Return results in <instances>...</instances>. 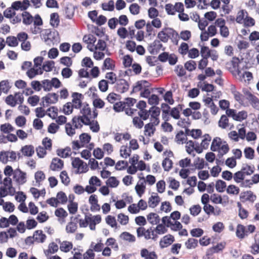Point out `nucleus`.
I'll list each match as a JSON object with an SVG mask.
<instances>
[{
    "mask_svg": "<svg viewBox=\"0 0 259 259\" xmlns=\"http://www.w3.org/2000/svg\"><path fill=\"white\" fill-rule=\"evenodd\" d=\"M166 228L167 227L162 222V224H157L154 228L150 227L146 230L144 227H140L137 229V236L139 238L144 237L147 240L151 239L156 241L159 235H161L167 232Z\"/></svg>",
    "mask_w": 259,
    "mask_h": 259,
    "instance_id": "1",
    "label": "nucleus"
},
{
    "mask_svg": "<svg viewBox=\"0 0 259 259\" xmlns=\"http://www.w3.org/2000/svg\"><path fill=\"white\" fill-rule=\"evenodd\" d=\"M211 150L213 151H218L219 155L223 156L228 152L229 147L226 142H223L221 138L216 137L212 142Z\"/></svg>",
    "mask_w": 259,
    "mask_h": 259,
    "instance_id": "2",
    "label": "nucleus"
},
{
    "mask_svg": "<svg viewBox=\"0 0 259 259\" xmlns=\"http://www.w3.org/2000/svg\"><path fill=\"white\" fill-rule=\"evenodd\" d=\"M80 112L82 114V115L75 116L73 117V121L74 123L75 118H78L81 119L82 120H83V121H86L87 122L89 119L95 118L98 115V113L95 111H94L93 114H92L91 110L89 105H84L80 110Z\"/></svg>",
    "mask_w": 259,
    "mask_h": 259,
    "instance_id": "3",
    "label": "nucleus"
},
{
    "mask_svg": "<svg viewBox=\"0 0 259 259\" xmlns=\"http://www.w3.org/2000/svg\"><path fill=\"white\" fill-rule=\"evenodd\" d=\"M75 126L76 127H82L83 124L89 125L91 130L94 133H97L100 130L99 125L97 121L89 119L88 121H83L81 119L75 118Z\"/></svg>",
    "mask_w": 259,
    "mask_h": 259,
    "instance_id": "4",
    "label": "nucleus"
},
{
    "mask_svg": "<svg viewBox=\"0 0 259 259\" xmlns=\"http://www.w3.org/2000/svg\"><path fill=\"white\" fill-rule=\"evenodd\" d=\"M61 82L56 77H53L51 80L46 79L42 80V89L45 92H50L54 87L58 89L61 87Z\"/></svg>",
    "mask_w": 259,
    "mask_h": 259,
    "instance_id": "5",
    "label": "nucleus"
},
{
    "mask_svg": "<svg viewBox=\"0 0 259 259\" xmlns=\"http://www.w3.org/2000/svg\"><path fill=\"white\" fill-rule=\"evenodd\" d=\"M71 164L73 168L75 169V174L85 173L88 170V166L87 163L79 158L75 157L73 158Z\"/></svg>",
    "mask_w": 259,
    "mask_h": 259,
    "instance_id": "6",
    "label": "nucleus"
},
{
    "mask_svg": "<svg viewBox=\"0 0 259 259\" xmlns=\"http://www.w3.org/2000/svg\"><path fill=\"white\" fill-rule=\"evenodd\" d=\"M161 221L167 228H169L172 231H178L182 229L183 226L180 222H172L170 220V218H168V216L163 217Z\"/></svg>",
    "mask_w": 259,
    "mask_h": 259,
    "instance_id": "7",
    "label": "nucleus"
},
{
    "mask_svg": "<svg viewBox=\"0 0 259 259\" xmlns=\"http://www.w3.org/2000/svg\"><path fill=\"white\" fill-rule=\"evenodd\" d=\"M243 93L246 99L250 102L251 106L259 110V99L248 90H244Z\"/></svg>",
    "mask_w": 259,
    "mask_h": 259,
    "instance_id": "8",
    "label": "nucleus"
},
{
    "mask_svg": "<svg viewBox=\"0 0 259 259\" xmlns=\"http://www.w3.org/2000/svg\"><path fill=\"white\" fill-rule=\"evenodd\" d=\"M13 179L19 185H23L26 182V174L17 168L13 172Z\"/></svg>",
    "mask_w": 259,
    "mask_h": 259,
    "instance_id": "9",
    "label": "nucleus"
},
{
    "mask_svg": "<svg viewBox=\"0 0 259 259\" xmlns=\"http://www.w3.org/2000/svg\"><path fill=\"white\" fill-rule=\"evenodd\" d=\"M42 25V21L39 15L34 16V20L33 25L30 27V30L33 34H38L41 32V29L39 26Z\"/></svg>",
    "mask_w": 259,
    "mask_h": 259,
    "instance_id": "10",
    "label": "nucleus"
},
{
    "mask_svg": "<svg viewBox=\"0 0 259 259\" xmlns=\"http://www.w3.org/2000/svg\"><path fill=\"white\" fill-rule=\"evenodd\" d=\"M89 226L91 230H96V225L99 224L101 222V217L100 215H93L91 214H88Z\"/></svg>",
    "mask_w": 259,
    "mask_h": 259,
    "instance_id": "11",
    "label": "nucleus"
},
{
    "mask_svg": "<svg viewBox=\"0 0 259 259\" xmlns=\"http://www.w3.org/2000/svg\"><path fill=\"white\" fill-rule=\"evenodd\" d=\"M175 241L174 237L170 234L163 236L159 242V245L161 248H164L171 245Z\"/></svg>",
    "mask_w": 259,
    "mask_h": 259,
    "instance_id": "12",
    "label": "nucleus"
},
{
    "mask_svg": "<svg viewBox=\"0 0 259 259\" xmlns=\"http://www.w3.org/2000/svg\"><path fill=\"white\" fill-rule=\"evenodd\" d=\"M115 88L119 93H123L128 90L129 84L125 79H119L117 81Z\"/></svg>",
    "mask_w": 259,
    "mask_h": 259,
    "instance_id": "13",
    "label": "nucleus"
},
{
    "mask_svg": "<svg viewBox=\"0 0 259 259\" xmlns=\"http://www.w3.org/2000/svg\"><path fill=\"white\" fill-rule=\"evenodd\" d=\"M237 74L239 79L247 84L249 83L250 81L253 79L252 74L249 71L242 72L241 70H238Z\"/></svg>",
    "mask_w": 259,
    "mask_h": 259,
    "instance_id": "14",
    "label": "nucleus"
},
{
    "mask_svg": "<svg viewBox=\"0 0 259 259\" xmlns=\"http://www.w3.org/2000/svg\"><path fill=\"white\" fill-rule=\"evenodd\" d=\"M30 6V2L28 0H24L22 2L16 1L12 4V7L15 10H21L24 11L26 10Z\"/></svg>",
    "mask_w": 259,
    "mask_h": 259,
    "instance_id": "15",
    "label": "nucleus"
},
{
    "mask_svg": "<svg viewBox=\"0 0 259 259\" xmlns=\"http://www.w3.org/2000/svg\"><path fill=\"white\" fill-rule=\"evenodd\" d=\"M165 30L167 31L168 39L170 38L174 44L177 45L179 39V34L178 33L171 28L167 27L165 28Z\"/></svg>",
    "mask_w": 259,
    "mask_h": 259,
    "instance_id": "16",
    "label": "nucleus"
},
{
    "mask_svg": "<svg viewBox=\"0 0 259 259\" xmlns=\"http://www.w3.org/2000/svg\"><path fill=\"white\" fill-rule=\"evenodd\" d=\"M81 128L75 126V123L73 122V118L72 119V122L66 123L65 126L66 133L70 137L73 136L76 134V130Z\"/></svg>",
    "mask_w": 259,
    "mask_h": 259,
    "instance_id": "17",
    "label": "nucleus"
},
{
    "mask_svg": "<svg viewBox=\"0 0 259 259\" xmlns=\"http://www.w3.org/2000/svg\"><path fill=\"white\" fill-rule=\"evenodd\" d=\"M150 83L146 80H140L137 81L133 86V92L134 93L142 92L144 89L150 87Z\"/></svg>",
    "mask_w": 259,
    "mask_h": 259,
    "instance_id": "18",
    "label": "nucleus"
},
{
    "mask_svg": "<svg viewBox=\"0 0 259 259\" xmlns=\"http://www.w3.org/2000/svg\"><path fill=\"white\" fill-rule=\"evenodd\" d=\"M140 255L143 259H158V255L155 251H149L146 248H142Z\"/></svg>",
    "mask_w": 259,
    "mask_h": 259,
    "instance_id": "19",
    "label": "nucleus"
},
{
    "mask_svg": "<svg viewBox=\"0 0 259 259\" xmlns=\"http://www.w3.org/2000/svg\"><path fill=\"white\" fill-rule=\"evenodd\" d=\"M64 165V162L58 158L53 159L50 165V168L54 171L61 170Z\"/></svg>",
    "mask_w": 259,
    "mask_h": 259,
    "instance_id": "20",
    "label": "nucleus"
},
{
    "mask_svg": "<svg viewBox=\"0 0 259 259\" xmlns=\"http://www.w3.org/2000/svg\"><path fill=\"white\" fill-rule=\"evenodd\" d=\"M58 95L56 93H49L42 98L44 102L47 104H55L58 101Z\"/></svg>",
    "mask_w": 259,
    "mask_h": 259,
    "instance_id": "21",
    "label": "nucleus"
},
{
    "mask_svg": "<svg viewBox=\"0 0 259 259\" xmlns=\"http://www.w3.org/2000/svg\"><path fill=\"white\" fill-rule=\"evenodd\" d=\"M139 179L140 180H142V181H139L135 187L136 191L138 195V196L141 197L142 195L144 193L145 190V179L144 177H143L142 178H141L139 177Z\"/></svg>",
    "mask_w": 259,
    "mask_h": 259,
    "instance_id": "22",
    "label": "nucleus"
},
{
    "mask_svg": "<svg viewBox=\"0 0 259 259\" xmlns=\"http://www.w3.org/2000/svg\"><path fill=\"white\" fill-rule=\"evenodd\" d=\"M162 47V45L158 40H154L148 47V50L151 54H156Z\"/></svg>",
    "mask_w": 259,
    "mask_h": 259,
    "instance_id": "23",
    "label": "nucleus"
},
{
    "mask_svg": "<svg viewBox=\"0 0 259 259\" xmlns=\"http://www.w3.org/2000/svg\"><path fill=\"white\" fill-rule=\"evenodd\" d=\"M42 74V69L40 68L33 67L30 68L26 72V75L30 79H32L37 75H40Z\"/></svg>",
    "mask_w": 259,
    "mask_h": 259,
    "instance_id": "24",
    "label": "nucleus"
},
{
    "mask_svg": "<svg viewBox=\"0 0 259 259\" xmlns=\"http://www.w3.org/2000/svg\"><path fill=\"white\" fill-rule=\"evenodd\" d=\"M89 201L91 205V210L92 211H97L100 210V206L98 204V199L96 195H91L89 198Z\"/></svg>",
    "mask_w": 259,
    "mask_h": 259,
    "instance_id": "25",
    "label": "nucleus"
},
{
    "mask_svg": "<svg viewBox=\"0 0 259 259\" xmlns=\"http://www.w3.org/2000/svg\"><path fill=\"white\" fill-rule=\"evenodd\" d=\"M22 18L23 23L26 25H29L34 20V17L28 12L24 11L21 14V19Z\"/></svg>",
    "mask_w": 259,
    "mask_h": 259,
    "instance_id": "26",
    "label": "nucleus"
},
{
    "mask_svg": "<svg viewBox=\"0 0 259 259\" xmlns=\"http://www.w3.org/2000/svg\"><path fill=\"white\" fill-rule=\"evenodd\" d=\"M160 201V198L157 193L153 194L148 199L149 206L151 208H155Z\"/></svg>",
    "mask_w": 259,
    "mask_h": 259,
    "instance_id": "27",
    "label": "nucleus"
},
{
    "mask_svg": "<svg viewBox=\"0 0 259 259\" xmlns=\"http://www.w3.org/2000/svg\"><path fill=\"white\" fill-rule=\"evenodd\" d=\"M225 243L221 242L209 249L206 252L207 255H211L213 253L222 251L225 246Z\"/></svg>",
    "mask_w": 259,
    "mask_h": 259,
    "instance_id": "28",
    "label": "nucleus"
},
{
    "mask_svg": "<svg viewBox=\"0 0 259 259\" xmlns=\"http://www.w3.org/2000/svg\"><path fill=\"white\" fill-rule=\"evenodd\" d=\"M21 151L24 156L31 157L34 153V147L32 145H25L22 147Z\"/></svg>",
    "mask_w": 259,
    "mask_h": 259,
    "instance_id": "29",
    "label": "nucleus"
},
{
    "mask_svg": "<svg viewBox=\"0 0 259 259\" xmlns=\"http://www.w3.org/2000/svg\"><path fill=\"white\" fill-rule=\"evenodd\" d=\"M82 96V95L77 93H73L72 94V97L73 98L72 99V105H73V108L78 109L81 107V102L80 100V98Z\"/></svg>",
    "mask_w": 259,
    "mask_h": 259,
    "instance_id": "30",
    "label": "nucleus"
},
{
    "mask_svg": "<svg viewBox=\"0 0 259 259\" xmlns=\"http://www.w3.org/2000/svg\"><path fill=\"white\" fill-rule=\"evenodd\" d=\"M33 238L38 243H43L46 239V236L41 230H36L33 234Z\"/></svg>",
    "mask_w": 259,
    "mask_h": 259,
    "instance_id": "31",
    "label": "nucleus"
},
{
    "mask_svg": "<svg viewBox=\"0 0 259 259\" xmlns=\"http://www.w3.org/2000/svg\"><path fill=\"white\" fill-rule=\"evenodd\" d=\"M236 235L239 239H242L244 238L245 237L247 236L246 227L241 224L238 225L237 226Z\"/></svg>",
    "mask_w": 259,
    "mask_h": 259,
    "instance_id": "32",
    "label": "nucleus"
},
{
    "mask_svg": "<svg viewBox=\"0 0 259 259\" xmlns=\"http://www.w3.org/2000/svg\"><path fill=\"white\" fill-rule=\"evenodd\" d=\"M148 221L152 225L159 224L160 218L159 215L154 212H151L147 215Z\"/></svg>",
    "mask_w": 259,
    "mask_h": 259,
    "instance_id": "33",
    "label": "nucleus"
},
{
    "mask_svg": "<svg viewBox=\"0 0 259 259\" xmlns=\"http://www.w3.org/2000/svg\"><path fill=\"white\" fill-rule=\"evenodd\" d=\"M231 93L233 95L235 100L239 104L242 105L244 102L243 96L242 95L237 91L235 86H232L231 89Z\"/></svg>",
    "mask_w": 259,
    "mask_h": 259,
    "instance_id": "34",
    "label": "nucleus"
},
{
    "mask_svg": "<svg viewBox=\"0 0 259 259\" xmlns=\"http://www.w3.org/2000/svg\"><path fill=\"white\" fill-rule=\"evenodd\" d=\"M5 188H7L10 195H13L15 192V189L12 187V180L9 177L5 178L4 180Z\"/></svg>",
    "mask_w": 259,
    "mask_h": 259,
    "instance_id": "35",
    "label": "nucleus"
},
{
    "mask_svg": "<svg viewBox=\"0 0 259 259\" xmlns=\"http://www.w3.org/2000/svg\"><path fill=\"white\" fill-rule=\"evenodd\" d=\"M57 154L62 158H67L71 154V149L69 147H66L64 149H59L57 150Z\"/></svg>",
    "mask_w": 259,
    "mask_h": 259,
    "instance_id": "36",
    "label": "nucleus"
},
{
    "mask_svg": "<svg viewBox=\"0 0 259 259\" xmlns=\"http://www.w3.org/2000/svg\"><path fill=\"white\" fill-rule=\"evenodd\" d=\"M72 243L70 242L67 241H60V249L62 251L69 252L72 248Z\"/></svg>",
    "mask_w": 259,
    "mask_h": 259,
    "instance_id": "37",
    "label": "nucleus"
},
{
    "mask_svg": "<svg viewBox=\"0 0 259 259\" xmlns=\"http://www.w3.org/2000/svg\"><path fill=\"white\" fill-rule=\"evenodd\" d=\"M198 87L200 88L202 91L210 92L213 90L214 86L206 82H200L198 84Z\"/></svg>",
    "mask_w": 259,
    "mask_h": 259,
    "instance_id": "38",
    "label": "nucleus"
},
{
    "mask_svg": "<svg viewBox=\"0 0 259 259\" xmlns=\"http://www.w3.org/2000/svg\"><path fill=\"white\" fill-rule=\"evenodd\" d=\"M11 86L8 80H3L0 82V89L4 94H8Z\"/></svg>",
    "mask_w": 259,
    "mask_h": 259,
    "instance_id": "39",
    "label": "nucleus"
},
{
    "mask_svg": "<svg viewBox=\"0 0 259 259\" xmlns=\"http://www.w3.org/2000/svg\"><path fill=\"white\" fill-rule=\"evenodd\" d=\"M240 170L245 176H248L253 173L254 167L253 165L243 164Z\"/></svg>",
    "mask_w": 259,
    "mask_h": 259,
    "instance_id": "40",
    "label": "nucleus"
},
{
    "mask_svg": "<svg viewBox=\"0 0 259 259\" xmlns=\"http://www.w3.org/2000/svg\"><path fill=\"white\" fill-rule=\"evenodd\" d=\"M248 13L245 10H241L238 11L236 18V21L237 22V23L239 24H243L245 20L246 15Z\"/></svg>",
    "mask_w": 259,
    "mask_h": 259,
    "instance_id": "41",
    "label": "nucleus"
},
{
    "mask_svg": "<svg viewBox=\"0 0 259 259\" xmlns=\"http://www.w3.org/2000/svg\"><path fill=\"white\" fill-rule=\"evenodd\" d=\"M131 154V149L126 146H122L120 149V155L123 158H127Z\"/></svg>",
    "mask_w": 259,
    "mask_h": 259,
    "instance_id": "42",
    "label": "nucleus"
},
{
    "mask_svg": "<svg viewBox=\"0 0 259 259\" xmlns=\"http://www.w3.org/2000/svg\"><path fill=\"white\" fill-rule=\"evenodd\" d=\"M120 238L123 240L129 242H134L136 241V237L133 235L127 232H124L120 234Z\"/></svg>",
    "mask_w": 259,
    "mask_h": 259,
    "instance_id": "43",
    "label": "nucleus"
},
{
    "mask_svg": "<svg viewBox=\"0 0 259 259\" xmlns=\"http://www.w3.org/2000/svg\"><path fill=\"white\" fill-rule=\"evenodd\" d=\"M55 67V62L53 61H48L44 63L42 68V71L49 72L53 70Z\"/></svg>",
    "mask_w": 259,
    "mask_h": 259,
    "instance_id": "44",
    "label": "nucleus"
},
{
    "mask_svg": "<svg viewBox=\"0 0 259 259\" xmlns=\"http://www.w3.org/2000/svg\"><path fill=\"white\" fill-rule=\"evenodd\" d=\"M185 244L187 249H194L197 246L198 241L196 239L190 238L187 240Z\"/></svg>",
    "mask_w": 259,
    "mask_h": 259,
    "instance_id": "45",
    "label": "nucleus"
},
{
    "mask_svg": "<svg viewBox=\"0 0 259 259\" xmlns=\"http://www.w3.org/2000/svg\"><path fill=\"white\" fill-rule=\"evenodd\" d=\"M106 183L108 187L116 188L118 186L119 181L115 177H110Z\"/></svg>",
    "mask_w": 259,
    "mask_h": 259,
    "instance_id": "46",
    "label": "nucleus"
},
{
    "mask_svg": "<svg viewBox=\"0 0 259 259\" xmlns=\"http://www.w3.org/2000/svg\"><path fill=\"white\" fill-rule=\"evenodd\" d=\"M59 22L58 14L57 13L51 14L50 16V24L54 27H56L58 26Z\"/></svg>",
    "mask_w": 259,
    "mask_h": 259,
    "instance_id": "47",
    "label": "nucleus"
},
{
    "mask_svg": "<svg viewBox=\"0 0 259 259\" xmlns=\"http://www.w3.org/2000/svg\"><path fill=\"white\" fill-rule=\"evenodd\" d=\"M103 67L106 69L114 70L115 68L114 62L110 58H107L104 61Z\"/></svg>",
    "mask_w": 259,
    "mask_h": 259,
    "instance_id": "48",
    "label": "nucleus"
},
{
    "mask_svg": "<svg viewBox=\"0 0 259 259\" xmlns=\"http://www.w3.org/2000/svg\"><path fill=\"white\" fill-rule=\"evenodd\" d=\"M168 33L167 31L165 30V28L159 31L157 34V37L160 40L164 43L168 41Z\"/></svg>",
    "mask_w": 259,
    "mask_h": 259,
    "instance_id": "49",
    "label": "nucleus"
},
{
    "mask_svg": "<svg viewBox=\"0 0 259 259\" xmlns=\"http://www.w3.org/2000/svg\"><path fill=\"white\" fill-rule=\"evenodd\" d=\"M144 134L146 136L151 137L152 136L155 131V128L152 124H146L145 125Z\"/></svg>",
    "mask_w": 259,
    "mask_h": 259,
    "instance_id": "50",
    "label": "nucleus"
},
{
    "mask_svg": "<svg viewBox=\"0 0 259 259\" xmlns=\"http://www.w3.org/2000/svg\"><path fill=\"white\" fill-rule=\"evenodd\" d=\"M182 109V106L179 105L177 107L172 108L170 111V115L174 118L178 119L180 118V111Z\"/></svg>",
    "mask_w": 259,
    "mask_h": 259,
    "instance_id": "51",
    "label": "nucleus"
},
{
    "mask_svg": "<svg viewBox=\"0 0 259 259\" xmlns=\"http://www.w3.org/2000/svg\"><path fill=\"white\" fill-rule=\"evenodd\" d=\"M58 250V245L54 242H52L49 244L48 249L45 251V253L46 255H49L50 254L56 252Z\"/></svg>",
    "mask_w": 259,
    "mask_h": 259,
    "instance_id": "52",
    "label": "nucleus"
},
{
    "mask_svg": "<svg viewBox=\"0 0 259 259\" xmlns=\"http://www.w3.org/2000/svg\"><path fill=\"white\" fill-rule=\"evenodd\" d=\"M91 139V137L89 134L87 133L81 134L79 136V139L80 142L81 143V146L83 147L85 145L88 144L90 142Z\"/></svg>",
    "mask_w": 259,
    "mask_h": 259,
    "instance_id": "53",
    "label": "nucleus"
},
{
    "mask_svg": "<svg viewBox=\"0 0 259 259\" xmlns=\"http://www.w3.org/2000/svg\"><path fill=\"white\" fill-rule=\"evenodd\" d=\"M77 221L76 222H71L69 223L66 227L67 232L69 233H74L77 228Z\"/></svg>",
    "mask_w": 259,
    "mask_h": 259,
    "instance_id": "54",
    "label": "nucleus"
},
{
    "mask_svg": "<svg viewBox=\"0 0 259 259\" xmlns=\"http://www.w3.org/2000/svg\"><path fill=\"white\" fill-rule=\"evenodd\" d=\"M7 154L8 155L9 160L11 161H16L17 157L20 158L21 157L20 153H17L13 151H7Z\"/></svg>",
    "mask_w": 259,
    "mask_h": 259,
    "instance_id": "55",
    "label": "nucleus"
},
{
    "mask_svg": "<svg viewBox=\"0 0 259 259\" xmlns=\"http://www.w3.org/2000/svg\"><path fill=\"white\" fill-rule=\"evenodd\" d=\"M114 3L113 1H109L108 3H103L102 8L104 11H112L114 9Z\"/></svg>",
    "mask_w": 259,
    "mask_h": 259,
    "instance_id": "56",
    "label": "nucleus"
},
{
    "mask_svg": "<svg viewBox=\"0 0 259 259\" xmlns=\"http://www.w3.org/2000/svg\"><path fill=\"white\" fill-rule=\"evenodd\" d=\"M194 142L192 141H189L186 143V151L189 154L192 155L193 156H195V154L194 153V149L195 146Z\"/></svg>",
    "mask_w": 259,
    "mask_h": 259,
    "instance_id": "57",
    "label": "nucleus"
},
{
    "mask_svg": "<svg viewBox=\"0 0 259 259\" xmlns=\"http://www.w3.org/2000/svg\"><path fill=\"white\" fill-rule=\"evenodd\" d=\"M244 154L246 158L252 159L254 158V150L251 147H246L244 150Z\"/></svg>",
    "mask_w": 259,
    "mask_h": 259,
    "instance_id": "58",
    "label": "nucleus"
},
{
    "mask_svg": "<svg viewBox=\"0 0 259 259\" xmlns=\"http://www.w3.org/2000/svg\"><path fill=\"white\" fill-rule=\"evenodd\" d=\"M247 117V113L245 111H239L237 113L236 112L234 119L241 121L245 119H246Z\"/></svg>",
    "mask_w": 259,
    "mask_h": 259,
    "instance_id": "59",
    "label": "nucleus"
},
{
    "mask_svg": "<svg viewBox=\"0 0 259 259\" xmlns=\"http://www.w3.org/2000/svg\"><path fill=\"white\" fill-rule=\"evenodd\" d=\"M228 122L229 120L227 116L223 115L221 116L219 121V125L222 128H226L229 126Z\"/></svg>",
    "mask_w": 259,
    "mask_h": 259,
    "instance_id": "60",
    "label": "nucleus"
},
{
    "mask_svg": "<svg viewBox=\"0 0 259 259\" xmlns=\"http://www.w3.org/2000/svg\"><path fill=\"white\" fill-rule=\"evenodd\" d=\"M186 139V136L183 131L180 132L176 136V142L179 144L185 143Z\"/></svg>",
    "mask_w": 259,
    "mask_h": 259,
    "instance_id": "61",
    "label": "nucleus"
},
{
    "mask_svg": "<svg viewBox=\"0 0 259 259\" xmlns=\"http://www.w3.org/2000/svg\"><path fill=\"white\" fill-rule=\"evenodd\" d=\"M46 114L52 118L55 119L57 116L58 109L54 106L51 107L47 110Z\"/></svg>",
    "mask_w": 259,
    "mask_h": 259,
    "instance_id": "62",
    "label": "nucleus"
},
{
    "mask_svg": "<svg viewBox=\"0 0 259 259\" xmlns=\"http://www.w3.org/2000/svg\"><path fill=\"white\" fill-rule=\"evenodd\" d=\"M162 165L165 171H169L172 167V160L168 158H165L162 161Z\"/></svg>",
    "mask_w": 259,
    "mask_h": 259,
    "instance_id": "63",
    "label": "nucleus"
},
{
    "mask_svg": "<svg viewBox=\"0 0 259 259\" xmlns=\"http://www.w3.org/2000/svg\"><path fill=\"white\" fill-rule=\"evenodd\" d=\"M117 220L122 225H126L128 223V217L123 213H119L117 215Z\"/></svg>",
    "mask_w": 259,
    "mask_h": 259,
    "instance_id": "64",
    "label": "nucleus"
}]
</instances>
